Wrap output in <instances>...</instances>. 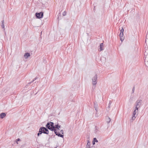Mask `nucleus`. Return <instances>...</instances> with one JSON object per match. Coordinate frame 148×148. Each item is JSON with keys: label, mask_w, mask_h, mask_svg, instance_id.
Masks as SVG:
<instances>
[{"label": "nucleus", "mask_w": 148, "mask_h": 148, "mask_svg": "<svg viewBox=\"0 0 148 148\" xmlns=\"http://www.w3.org/2000/svg\"><path fill=\"white\" fill-rule=\"evenodd\" d=\"M58 123L54 125L53 122H48L46 125V127H47L48 129L52 131H54L56 135L58 137L63 138L64 135L61 134L59 132H58L57 131L59 130L58 127Z\"/></svg>", "instance_id": "nucleus-1"}, {"label": "nucleus", "mask_w": 148, "mask_h": 148, "mask_svg": "<svg viewBox=\"0 0 148 148\" xmlns=\"http://www.w3.org/2000/svg\"><path fill=\"white\" fill-rule=\"evenodd\" d=\"M45 127H41L40 129L38 132V133L37 134V135L39 136L40 135H41L42 133L45 134Z\"/></svg>", "instance_id": "nucleus-2"}, {"label": "nucleus", "mask_w": 148, "mask_h": 148, "mask_svg": "<svg viewBox=\"0 0 148 148\" xmlns=\"http://www.w3.org/2000/svg\"><path fill=\"white\" fill-rule=\"evenodd\" d=\"M35 16L36 18L39 19L42 18L43 16V12H42L39 13L36 12L35 14Z\"/></svg>", "instance_id": "nucleus-3"}, {"label": "nucleus", "mask_w": 148, "mask_h": 148, "mask_svg": "<svg viewBox=\"0 0 148 148\" xmlns=\"http://www.w3.org/2000/svg\"><path fill=\"white\" fill-rule=\"evenodd\" d=\"M142 100H138L136 102V109H138L141 104Z\"/></svg>", "instance_id": "nucleus-4"}, {"label": "nucleus", "mask_w": 148, "mask_h": 148, "mask_svg": "<svg viewBox=\"0 0 148 148\" xmlns=\"http://www.w3.org/2000/svg\"><path fill=\"white\" fill-rule=\"evenodd\" d=\"M97 74H95L92 78V84L93 85H95L97 84Z\"/></svg>", "instance_id": "nucleus-5"}, {"label": "nucleus", "mask_w": 148, "mask_h": 148, "mask_svg": "<svg viewBox=\"0 0 148 148\" xmlns=\"http://www.w3.org/2000/svg\"><path fill=\"white\" fill-rule=\"evenodd\" d=\"M94 108L95 109V110L96 111V112H97L98 111V104L97 102H94Z\"/></svg>", "instance_id": "nucleus-6"}, {"label": "nucleus", "mask_w": 148, "mask_h": 148, "mask_svg": "<svg viewBox=\"0 0 148 148\" xmlns=\"http://www.w3.org/2000/svg\"><path fill=\"white\" fill-rule=\"evenodd\" d=\"M138 109H136V108H135V110L133 111V115H134L135 116H137V114H136L138 113Z\"/></svg>", "instance_id": "nucleus-7"}, {"label": "nucleus", "mask_w": 148, "mask_h": 148, "mask_svg": "<svg viewBox=\"0 0 148 148\" xmlns=\"http://www.w3.org/2000/svg\"><path fill=\"white\" fill-rule=\"evenodd\" d=\"M30 54L29 53H25L24 56V57L25 58V59L27 58L28 57H29L30 56Z\"/></svg>", "instance_id": "nucleus-8"}, {"label": "nucleus", "mask_w": 148, "mask_h": 148, "mask_svg": "<svg viewBox=\"0 0 148 148\" xmlns=\"http://www.w3.org/2000/svg\"><path fill=\"white\" fill-rule=\"evenodd\" d=\"M90 143L89 140L87 141V143L86 146V148H90Z\"/></svg>", "instance_id": "nucleus-9"}, {"label": "nucleus", "mask_w": 148, "mask_h": 148, "mask_svg": "<svg viewBox=\"0 0 148 148\" xmlns=\"http://www.w3.org/2000/svg\"><path fill=\"white\" fill-rule=\"evenodd\" d=\"M6 116V114L5 113H1L0 115V118L3 119Z\"/></svg>", "instance_id": "nucleus-10"}, {"label": "nucleus", "mask_w": 148, "mask_h": 148, "mask_svg": "<svg viewBox=\"0 0 148 148\" xmlns=\"http://www.w3.org/2000/svg\"><path fill=\"white\" fill-rule=\"evenodd\" d=\"M106 122L108 123H109L111 121V119L108 116L106 117Z\"/></svg>", "instance_id": "nucleus-11"}, {"label": "nucleus", "mask_w": 148, "mask_h": 148, "mask_svg": "<svg viewBox=\"0 0 148 148\" xmlns=\"http://www.w3.org/2000/svg\"><path fill=\"white\" fill-rule=\"evenodd\" d=\"M123 34H122V33H121V35L120 33V34H119L120 38L121 40V41H122L124 39V37L123 36Z\"/></svg>", "instance_id": "nucleus-12"}, {"label": "nucleus", "mask_w": 148, "mask_h": 148, "mask_svg": "<svg viewBox=\"0 0 148 148\" xmlns=\"http://www.w3.org/2000/svg\"><path fill=\"white\" fill-rule=\"evenodd\" d=\"M103 43H101L100 44V51H101L103 50Z\"/></svg>", "instance_id": "nucleus-13"}, {"label": "nucleus", "mask_w": 148, "mask_h": 148, "mask_svg": "<svg viewBox=\"0 0 148 148\" xmlns=\"http://www.w3.org/2000/svg\"><path fill=\"white\" fill-rule=\"evenodd\" d=\"M37 78L38 77H36L35 78H34V79L32 80V81L31 82L28 83V84H27V85L28 86V85H29L31 84L32 82H33L34 81L37 79Z\"/></svg>", "instance_id": "nucleus-14"}, {"label": "nucleus", "mask_w": 148, "mask_h": 148, "mask_svg": "<svg viewBox=\"0 0 148 148\" xmlns=\"http://www.w3.org/2000/svg\"><path fill=\"white\" fill-rule=\"evenodd\" d=\"M2 23H1V27L3 29H5V26H4V20H3L2 21Z\"/></svg>", "instance_id": "nucleus-15"}, {"label": "nucleus", "mask_w": 148, "mask_h": 148, "mask_svg": "<svg viewBox=\"0 0 148 148\" xmlns=\"http://www.w3.org/2000/svg\"><path fill=\"white\" fill-rule=\"evenodd\" d=\"M48 128H47V127H45V134H49V130H48Z\"/></svg>", "instance_id": "nucleus-16"}, {"label": "nucleus", "mask_w": 148, "mask_h": 148, "mask_svg": "<svg viewBox=\"0 0 148 148\" xmlns=\"http://www.w3.org/2000/svg\"><path fill=\"white\" fill-rule=\"evenodd\" d=\"M136 116L133 115V116L132 117V119H131V120H130L131 122H133V120H134L135 119V118H136Z\"/></svg>", "instance_id": "nucleus-17"}, {"label": "nucleus", "mask_w": 148, "mask_h": 148, "mask_svg": "<svg viewBox=\"0 0 148 148\" xmlns=\"http://www.w3.org/2000/svg\"><path fill=\"white\" fill-rule=\"evenodd\" d=\"M93 140L95 142L97 143L98 142V140H97L96 138H95L93 139Z\"/></svg>", "instance_id": "nucleus-18"}, {"label": "nucleus", "mask_w": 148, "mask_h": 148, "mask_svg": "<svg viewBox=\"0 0 148 148\" xmlns=\"http://www.w3.org/2000/svg\"><path fill=\"white\" fill-rule=\"evenodd\" d=\"M95 130L94 132H95V133L97 134V129H98V127L97 126H95Z\"/></svg>", "instance_id": "nucleus-19"}, {"label": "nucleus", "mask_w": 148, "mask_h": 148, "mask_svg": "<svg viewBox=\"0 0 148 148\" xmlns=\"http://www.w3.org/2000/svg\"><path fill=\"white\" fill-rule=\"evenodd\" d=\"M120 34L121 35V33L123 34V32H124V29L123 28H122V29L120 30Z\"/></svg>", "instance_id": "nucleus-20"}, {"label": "nucleus", "mask_w": 148, "mask_h": 148, "mask_svg": "<svg viewBox=\"0 0 148 148\" xmlns=\"http://www.w3.org/2000/svg\"><path fill=\"white\" fill-rule=\"evenodd\" d=\"M100 59H101V60H104V61L106 60V59L104 57H102Z\"/></svg>", "instance_id": "nucleus-21"}, {"label": "nucleus", "mask_w": 148, "mask_h": 148, "mask_svg": "<svg viewBox=\"0 0 148 148\" xmlns=\"http://www.w3.org/2000/svg\"><path fill=\"white\" fill-rule=\"evenodd\" d=\"M62 15L63 16H65L66 15V13L65 11H64Z\"/></svg>", "instance_id": "nucleus-22"}, {"label": "nucleus", "mask_w": 148, "mask_h": 148, "mask_svg": "<svg viewBox=\"0 0 148 148\" xmlns=\"http://www.w3.org/2000/svg\"><path fill=\"white\" fill-rule=\"evenodd\" d=\"M20 140V139L19 138H18V139H17L16 140V143L17 144H18V141H19Z\"/></svg>", "instance_id": "nucleus-23"}, {"label": "nucleus", "mask_w": 148, "mask_h": 148, "mask_svg": "<svg viewBox=\"0 0 148 148\" xmlns=\"http://www.w3.org/2000/svg\"><path fill=\"white\" fill-rule=\"evenodd\" d=\"M134 90H135V87L134 86L133 88H132V93H133L134 91Z\"/></svg>", "instance_id": "nucleus-24"}, {"label": "nucleus", "mask_w": 148, "mask_h": 148, "mask_svg": "<svg viewBox=\"0 0 148 148\" xmlns=\"http://www.w3.org/2000/svg\"><path fill=\"white\" fill-rule=\"evenodd\" d=\"M60 132H61L62 134H63L64 132H63V131L62 130L60 131Z\"/></svg>", "instance_id": "nucleus-25"}, {"label": "nucleus", "mask_w": 148, "mask_h": 148, "mask_svg": "<svg viewBox=\"0 0 148 148\" xmlns=\"http://www.w3.org/2000/svg\"><path fill=\"white\" fill-rule=\"evenodd\" d=\"M92 143L93 145H94L95 144V142H94L93 140H92Z\"/></svg>", "instance_id": "nucleus-26"}, {"label": "nucleus", "mask_w": 148, "mask_h": 148, "mask_svg": "<svg viewBox=\"0 0 148 148\" xmlns=\"http://www.w3.org/2000/svg\"><path fill=\"white\" fill-rule=\"evenodd\" d=\"M111 103H112V101H109V105H110L111 104Z\"/></svg>", "instance_id": "nucleus-27"}, {"label": "nucleus", "mask_w": 148, "mask_h": 148, "mask_svg": "<svg viewBox=\"0 0 148 148\" xmlns=\"http://www.w3.org/2000/svg\"><path fill=\"white\" fill-rule=\"evenodd\" d=\"M58 127L59 129L61 127V125H59V124L58 123Z\"/></svg>", "instance_id": "nucleus-28"}, {"label": "nucleus", "mask_w": 148, "mask_h": 148, "mask_svg": "<svg viewBox=\"0 0 148 148\" xmlns=\"http://www.w3.org/2000/svg\"><path fill=\"white\" fill-rule=\"evenodd\" d=\"M110 105H108V108H110Z\"/></svg>", "instance_id": "nucleus-29"}, {"label": "nucleus", "mask_w": 148, "mask_h": 148, "mask_svg": "<svg viewBox=\"0 0 148 148\" xmlns=\"http://www.w3.org/2000/svg\"><path fill=\"white\" fill-rule=\"evenodd\" d=\"M38 92H37L35 94V95H36L37 94V93L38 92Z\"/></svg>", "instance_id": "nucleus-30"}, {"label": "nucleus", "mask_w": 148, "mask_h": 148, "mask_svg": "<svg viewBox=\"0 0 148 148\" xmlns=\"http://www.w3.org/2000/svg\"><path fill=\"white\" fill-rule=\"evenodd\" d=\"M36 90H37L36 88L35 90L36 91Z\"/></svg>", "instance_id": "nucleus-31"}, {"label": "nucleus", "mask_w": 148, "mask_h": 148, "mask_svg": "<svg viewBox=\"0 0 148 148\" xmlns=\"http://www.w3.org/2000/svg\"><path fill=\"white\" fill-rule=\"evenodd\" d=\"M34 87V86H33L32 87V88H33Z\"/></svg>", "instance_id": "nucleus-32"}, {"label": "nucleus", "mask_w": 148, "mask_h": 148, "mask_svg": "<svg viewBox=\"0 0 148 148\" xmlns=\"http://www.w3.org/2000/svg\"><path fill=\"white\" fill-rule=\"evenodd\" d=\"M55 136V135H54L53 136V137H54Z\"/></svg>", "instance_id": "nucleus-33"}, {"label": "nucleus", "mask_w": 148, "mask_h": 148, "mask_svg": "<svg viewBox=\"0 0 148 148\" xmlns=\"http://www.w3.org/2000/svg\"><path fill=\"white\" fill-rule=\"evenodd\" d=\"M54 148H57V147H55Z\"/></svg>", "instance_id": "nucleus-34"}]
</instances>
